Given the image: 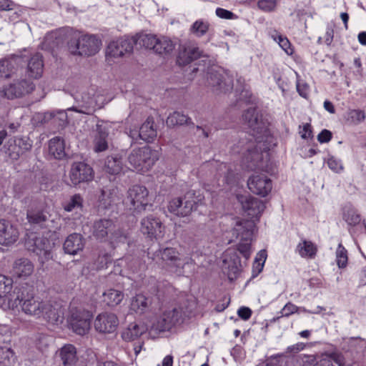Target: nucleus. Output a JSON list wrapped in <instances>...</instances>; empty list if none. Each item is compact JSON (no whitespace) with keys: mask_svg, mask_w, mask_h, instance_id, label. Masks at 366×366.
I'll return each mask as SVG.
<instances>
[{"mask_svg":"<svg viewBox=\"0 0 366 366\" xmlns=\"http://www.w3.org/2000/svg\"><path fill=\"white\" fill-rule=\"evenodd\" d=\"M209 24L202 19L197 20L191 26V31L197 37L204 36L209 30Z\"/></svg>","mask_w":366,"mask_h":366,"instance_id":"8fccbe9b","label":"nucleus"},{"mask_svg":"<svg viewBox=\"0 0 366 366\" xmlns=\"http://www.w3.org/2000/svg\"><path fill=\"white\" fill-rule=\"evenodd\" d=\"M157 36L154 34H141L137 36L132 40L133 44H139L147 49L155 50L157 44Z\"/></svg>","mask_w":366,"mask_h":366,"instance_id":"c03bdc74","label":"nucleus"},{"mask_svg":"<svg viewBox=\"0 0 366 366\" xmlns=\"http://www.w3.org/2000/svg\"><path fill=\"white\" fill-rule=\"evenodd\" d=\"M223 262L224 273L230 281L235 280L240 272L241 267V261L239 256L236 252H232L230 250H227L225 253Z\"/></svg>","mask_w":366,"mask_h":366,"instance_id":"412c9836","label":"nucleus"},{"mask_svg":"<svg viewBox=\"0 0 366 366\" xmlns=\"http://www.w3.org/2000/svg\"><path fill=\"white\" fill-rule=\"evenodd\" d=\"M254 229V222L249 220L237 222L234 227V234L240 239L237 249L247 259L250 257L252 253L251 244Z\"/></svg>","mask_w":366,"mask_h":366,"instance_id":"0eeeda50","label":"nucleus"},{"mask_svg":"<svg viewBox=\"0 0 366 366\" xmlns=\"http://www.w3.org/2000/svg\"><path fill=\"white\" fill-rule=\"evenodd\" d=\"M158 159L157 151L144 146L142 148L134 149L129 154L128 162L132 169L144 173L149 171Z\"/></svg>","mask_w":366,"mask_h":366,"instance_id":"7ed1b4c3","label":"nucleus"},{"mask_svg":"<svg viewBox=\"0 0 366 366\" xmlns=\"http://www.w3.org/2000/svg\"><path fill=\"white\" fill-rule=\"evenodd\" d=\"M124 298L122 291L109 289L103 293V302L109 307H114L120 304Z\"/></svg>","mask_w":366,"mask_h":366,"instance_id":"ea45409f","label":"nucleus"},{"mask_svg":"<svg viewBox=\"0 0 366 366\" xmlns=\"http://www.w3.org/2000/svg\"><path fill=\"white\" fill-rule=\"evenodd\" d=\"M299 307L294 305L292 302H287L283 308L280 311L281 315L277 317V319H279L282 317H289L292 314L298 312Z\"/></svg>","mask_w":366,"mask_h":366,"instance_id":"864d4df0","label":"nucleus"},{"mask_svg":"<svg viewBox=\"0 0 366 366\" xmlns=\"http://www.w3.org/2000/svg\"><path fill=\"white\" fill-rule=\"evenodd\" d=\"M277 5V0H259L258 7L264 11H272Z\"/></svg>","mask_w":366,"mask_h":366,"instance_id":"4d7b16f0","label":"nucleus"},{"mask_svg":"<svg viewBox=\"0 0 366 366\" xmlns=\"http://www.w3.org/2000/svg\"><path fill=\"white\" fill-rule=\"evenodd\" d=\"M92 313L83 307L70 308L67 318L69 328L78 335H85L91 328Z\"/></svg>","mask_w":366,"mask_h":366,"instance_id":"423d86ee","label":"nucleus"},{"mask_svg":"<svg viewBox=\"0 0 366 366\" xmlns=\"http://www.w3.org/2000/svg\"><path fill=\"white\" fill-rule=\"evenodd\" d=\"M64 366H74L76 361V350L71 344L64 345L59 351Z\"/></svg>","mask_w":366,"mask_h":366,"instance_id":"473e14b6","label":"nucleus"},{"mask_svg":"<svg viewBox=\"0 0 366 366\" xmlns=\"http://www.w3.org/2000/svg\"><path fill=\"white\" fill-rule=\"evenodd\" d=\"M242 119L244 123L252 131L255 142H259V137L257 135L266 132V126L257 109L254 107L247 109L242 115Z\"/></svg>","mask_w":366,"mask_h":366,"instance_id":"dca6fc26","label":"nucleus"},{"mask_svg":"<svg viewBox=\"0 0 366 366\" xmlns=\"http://www.w3.org/2000/svg\"><path fill=\"white\" fill-rule=\"evenodd\" d=\"M114 224L112 220L102 219L94 222L92 227V234L95 238L101 241L106 240L109 234L111 235V240L114 239Z\"/></svg>","mask_w":366,"mask_h":366,"instance_id":"5701e85b","label":"nucleus"},{"mask_svg":"<svg viewBox=\"0 0 366 366\" xmlns=\"http://www.w3.org/2000/svg\"><path fill=\"white\" fill-rule=\"evenodd\" d=\"M14 140L16 142L19 148L20 149V151L22 154L30 150L32 147V143L29 138L22 137L16 139Z\"/></svg>","mask_w":366,"mask_h":366,"instance_id":"6e6d98bb","label":"nucleus"},{"mask_svg":"<svg viewBox=\"0 0 366 366\" xmlns=\"http://www.w3.org/2000/svg\"><path fill=\"white\" fill-rule=\"evenodd\" d=\"M97 134L94 139V149L96 152H104L108 148V132L102 126L97 125Z\"/></svg>","mask_w":366,"mask_h":366,"instance_id":"58836bf2","label":"nucleus"},{"mask_svg":"<svg viewBox=\"0 0 366 366\" xmlns=\"http://www.w3.org/2000/svg\"><path fill=\"white\" fill-rule=\"evenodd\" d=\"M120 199L119 191L117 187H104L101 190L99 196V206L104 209H108L117 203Z\"/></svg>","mask_w":366,"mask_h":366,"instance_id":"cd10ccee","label":"nucleus"},{"mask_svg":"<svg viewBox=\"0 0 366 366\" xmlns=\"http://www.w3.org/2000/svg\"><path fill=\"white\" fill-rule=\"evenodd\" d=\"M155 52L159 54H169L174 49L173 42L167 37L157 38Z\"/></svg>","mask_w":366,"mask_h":366,"instance_id":"a18cd8bd","label":"nucleus"},{"mask_svg":"<svg viewBox=\"0 0 366 366\" xmlns=\"http://www.w3.org/2000/svg\"><path fill=\"white\" fill-rule=\"evenodd\" d=\"M15 7L16 4L11 0H0V11H11Z\"/></svg>","mask_w":366,"mask_h":366,"instance_id":"69168bd1","label":"nucleus"},{"mask_svg":"<svg viewBox=\"0 0 366 366\" xmlns=\"http://www.w3.org/2000/svg\"><path fill=\"white\" fill-rule=\"evenodd\" d=\"M207 81L209 86L221 92L226 93L232 89V81L223 79L222 75L217 71H211L209 74Z\"/></svg>","mask_w":366,"mask_h":366,"instance_id":"c756f323","label":"nucleus"},{"mask_svg":"<svg viewBox=\"0 0 366 366\" xmlns=\"http://www.w3.org/2000/svg\"><path fill=\"white\" fill-rule=\"evenodd\" d=\"M85 240L83 236L79 233L69 234L63 244L65 253L75 255L84 248Z\"/></svg>","mask_w":366,"mask_h":366,"instance_id":"393cba45","label":"nucleus"},{"mask_svg":"<svg viewBox=\"0 0 366 366\" xmlns=\"http://www.w3.org/2000/svg\"><path fill=\"white\" fill-rule=\"evenodd\" d=\"M299 133L300 137L304 139L312 137V131L310 124L306 123L302 126H300Z\"/></svg>","mask_w":366,"mask_h":366,"instance_id":"bf43d9fd","label":"nucleus"},{"mask_svg":"<svg viewBox=\"0 0 366 366\" xmlns=\"http://www.w3.org/2000/svg\"><path fill=\"white\" fill-rule=\"evenodd\" d=\"M13 281L5 275L0 274V302L2 301L6 307L9 306V300L12 297L11 292Z\"/></svg>","mask_w":366,"mask_h":366,"instance_id":"72a5a7b5","label":"nucleus"},{"mask_svg":"<svg viewBox=\"0 0 366 366\" xmlns=\"http://www.w3.org/2000/svg\"><path fill=\"white\" fill-rule=\"evenodd\" d=\"M330 359L332 360V363H336L338 366H345V360L344 356L340 353H332L329 356Z\"/></svg>","mask_w":366,"mask_h":366,"instance_id":"e2e57ef3","label":"nucleus"},{"mask_svg":"<svg viewBox=\"0 0 366 366\" xmlns=\"http://www.w3.org/2000/svg\"><path fill=\"white\" fill-rule=\"evenodd\" d=\"M140 230L148 238L157 239L163 237L164 227L158 217L149 214L142 219Z\"/></svg>","mask_w":366,"mask_h":366,"instance_id":"ddd939ff","label":"nucleus"},{"mask_svg":"<svg viewBox=\"0 0 366 366\" xmlns=\"http://www.w3.org/2000/svg\"><path fill=\"white\" fill-rule=\"evenodd\" d=\"M3 149L5 154L12 160H16L22 155L14 139H9L4 145Z\"/></svg>","mask_w":366,"mask_h":366,"instance_id":"49530a36","label":"nucleus"},{"mask_svg":"<svg viewBox=\"0 0 366 366\" xmlns=\"http://www.w3.org/2000/svg\"><path fill=\"white\" fill-rule=\"evenodd\" d=\"M152 298L143 294H138L131 300L130 310L137 314L142 315L151 309Z\"/></svg>","mask_w":366,"mask_h":366,"instance_id":"bb28decb","label":"nucleus"},{"mask_svg":"<svg viewBox=\"0 0 366 366\" xmlns=\"http://www.w3.org/2000/svg\"><path fill=\"white\" fill-rule=\"evenodd\" d=\"M14 273L19 277H26L34 272V264L26 258H20L15 261L13 267Z\"/></svg>","mask_w":366,"mask_h":366,"instance_id":"2f4dec72","label":"nucleus"},{"mask_svg":"<svg viewBox=\"0 0 366 366\" xmlns=\"http://www.w3.org/2000/svg\"><path fill=\"white\" fill-rule=\"evenodd\" d=\"M192 310L189 308H174L164 311L152 324V329L159 332H165L189 317Z\"/></svg>","mask_w":366,"mask_h":366,"instance_id":"1a4fd4ad","label":"nucleus"},{"mask_svg":"<svg viewBox=\"0 0 366 366\" xmlns=\"http://www.w3.org/2000/svg\"><path fill=\"white\" fill-rule=\"evenodd\" d=\"M127 201L129 209L134 214H141L153 205L147 187L139 184L133 185L128 189Z\"/></svg>","mask_w":366,"mask_h":366,"instance_id":"39448f33","label":"nucleus"},{"mask_svg":"<svg viewBox=\"0 0 366 366\" xmlns=\"http://www.w3.org/2000/svg\"><path fill=\"white\" fill-rule=\"evenodd\" d=\"M336 262L339 268H345L347 264L348 257L347 251L342 244L340 243L336 249Z\"/></svg>","mask_w":366,"mask_h":366,"instance_id":"3c124183","label":"nucleus"},{"mask_svg":"<svg viewBox=\"0 0 366 366\" xmlns=\"http://www.w3.org/2000/svg\"><path fill=\"white\" fill-rule=\"evenodd\" d=\"M239 100L241 102H244L247 104L251 102H252L251 92L249 90L244 89L239 94Z\"/></svg>","mask_w":366,"mask_h":366,"instance_id":"774afa93","label":"nucleus"},{"mask_svg":"<svg viewBox=\"0 0 366 366\" xmlns=\"http://www.w3.org/2000/svg\"><path fill=\"white\" fill-rule=\"evenodd\" d=\"M16 64V56H8L0 59V80L11 77Z\"/></svg>","mask_w":366,"mask_h":366,"instance_id":"4c0bfd02","label":"nucleus"},{"mask_svg":"<svg viewBox=\"0 0 366 366\" xmlns=\"http://www.w3.org/2000/svg\"><path fill=\"white\" fill-rule=\"evenodd\" d=\"M7 308L20 307L22 312L36 319L42 318L51 324L61 323L64 313L59 307L52 305L35 293L34 287L26 283L19 285L13 291Z\"/></svg>","mask_w":366,"mask_h":366,"instance_id":"f257e3e1","label":"nucleus"},{"mask_svg":"<svg viewBox=\"0 0 366 366\" xmlns=\"http://www.w3.org/2000/svg\"><path fill=\"white\" fill-rule=\"evenodd\" d=\"M317 252V246L311 241L302 239L296 247V252L302 258L313 259Z\"/></svg>","mask_w":366,"mask_h":366,"instance_id":"f704fd0d","label":"nucleus"},{"mask_svg":"<svg viewBox=\"0 0 366 366\" xmlns=\"http://www.w3.org/2000/svg\"><path fill=\"white\" fill-rule=\"evenodd\" d=\"M237 314L241 319L247 320L252 315V310L249 307H242L238 310Z\"/></svg>","mask_w":366,"mask_h":366,"instance_id":"338daca9","label":"nucleus"},{"mask_svg":"<svg viewBox=\"0 0 366 366\" xmlns=\"http://www.w3.org/2000/svg\"><path fill=\"white\" fill-rule=\"evenodd\" d=\"M138 136L140 139L147 142H152L157 137V131L154 129V121L148 118L146 122L142 124L139 130Z\"/></svg>","mask_w":366,"mask_h":366,"instance_id":"e433bc0d","label":"nucleus"},{"mask_svg":"<svg viewBox=\"0 0 366 366\" xmlns=\"http://www.w3.org/2000/svg\"><path fill=\"white\" fill-rule=\"evenodd\" d=\"M365 119V113L360 109H351L347 112V120L352 124H359Z\"/></svg>","mask_w":366,"mask_h":366,"instance_id":"603ef678","label":"nucleus"},{"mask_svg":"<svg viewBox=\"0 0 366 366\" xmlns=\"http://www.w3.org/2000/svg\"><path fill=\"white\" fill-rule=\"evenodd\" d=\"M119 323V318L114 313L103 312L94 320V328L99 334L110 335L117 331Z\"/></svg>","mask_w":366,"mask_h":366,"instance_id":"9d476101","label":"nucleus"},{"mask_svg":"<svg viewBox=\"0 0 366 366\" xmlns=\"http://www.w3.org/2000/svg\"><path fill=\"white\" fill-rule=\"evenodd\" d=\"M233 154H242V163L246 164L249 169L254 170L261 169L263 165L262 163L263 154L252 140L245 141L242 139L238 145H234L232 148Z\"/></svg>","mask_w":366,"mask_h":366,"instance_id":"f03ea898","label":"nucleus"},{"mask_svg":"<svg viewBox=\"0 0 366 366\" xmlns=\"http://www.w3.org/2000/svg\"><path fill=\"white\" fill-rule=\"evenodd\" d=\"M247 186L252 192L263 197L272 189V180L263 174L252 175L247 181Z\"/></svg>","mask_w":366,"mask_h":366,"instance_id":"a211bd4d","label":"nucleus"},{"mask_svg":"<svg viewBox=\"0 0 366 366\" xmlns=\"http://www.w3.org/2000/svg\"><path fill=\"white\" fill-rule=\"evenodd\" d=\"M69 177L73 184L77 185L81 182L92 181L94 173L93 168L88 164L83 162H76L71 165Z\"/></svg>","mask_w":366,"mask_h":366,"instance_id":"4468645a","label":"nucleus"},{"mask_svg":"<svg viewBox=\"0 0 366 366\" xmlns=\"http://www.w3.org/2000/svg\"><path fill=\"white\" fill-rule=\"evenodd\" d=\"M237 198L244 212L251 219H258L265 209L262 200L251 195H238Z\"/></svg>","mask_w":366,"mask_h":366,"instance_id":"2eb2a0df","label":"nucleus"},{"mask_svg":"<svg viewBox=\"0 0 366 366\" xmlns=\"http://www.w3.org/2000/svg\"><path fill=\"white\" fill-rule=\"evenodd\" d=\"M202 55V51L196 44L188 41L180 44L177 62L179 65H187L192 61L199 58Z\"/></svg>","mask_w":366,"mask_h":366,"instance_id":"aec40b11","label":"nucleus"},{"mask_svg":"<svg viewBox=\"0 0 366 366\" xmlns=\"http://www.w3.org/2000/svg\"><path fill=\"white\" fill-rule=\"evenodd\" d=\"M277 42L280 46L285 51L288 55H292L294 52L293 49L291 46V44L288 39L281 35L277 36Z\"/></svg>","mask_w":366,"mask_h":366,"instance_id":"5fc2aeb1","label":"nucleus"},{"mask_svg":"<svg viewBox=\"0 0 366 366\" xmlns=\"http://www.w3.org/2000/svg\"><path fill=\"white\" fill-rule=\"evenodd\" d=\"M297 90L301 97L304 98H307L309 95L310 88L306 83L298 81L297 82Z\"/></svg>","mask_w":366,"mask_h":366,"instance_id":"052dcab7","label":"nucleus"},{"mask_svg":"<svg viewBox=\"0 0 366 366\" xmlns=\"http://www.w3.org/2000/svg\"><path fill=\"white\" fill-rule=\"evenodd\" d=\"M146 330L147 329L143 325L131 323L122 330L121 337L125 342H132L140 337Z\"/></svg>","mask_w":366,"mask_h":366,"instance_id":"7c9ffc66","label":"nucleus"},{"mask_svg":"<svg viewBox=\"0 0 366 366\" xmlns=\"http://www.w3.org/2000/svg\"><path fill=\"white\" fill-rule=\"evenodd\" d=\"M101 40L94 34H82L75 41L69 42V49L71 54L80 56H92L97 54L101 47Z\"/></svg>","mask_w":366,"mask_h":366,"instance_id":"6e6552de","label":"nucleus"},{"mask_svg":"<svg viewBox=\"0 0 366 366\" xmlns=\"http://www.w3.org/2000/svg\"><path fill=\"white\" fill-rule=\"evenodd\" d=\"M191 122L190 118L179 112H173L167 119V124L168 126L189 124Z\"/></svg>","mask_w":366,"mask_h":366,"instance_id":"de8ad7c7","label":"nucleus"},{"mask_svg":"<svg viewBox=\"0 0 366 366\" xmlns=\"http://www.w3.org/2000/svg\"><path fill=\"white\" fill-rule=\"evenodd\" d=\"M19 236L17 227L10 221L0 219V244L8 246L15 243Z\"/></svg>","mask_w":366,"mask_h":366,"instance_id":"4be33fe9","label":"nucleus"},{"mask_svg":"<svg viewBox=\"0 0 366 366\" xmlns=\"http://www.w3.org/2000/svg\"><path fill=\"white\" fill-rule=\"evenodd\" d=\"M106 172L110 174H118L123 169V164L119 155L109 156L105 162Z\"/></svg>","mask_w":366,"mask_h":366,"instance_id":"a19ab883","label":"nucleus"},{"mask_svg":"<svg viewBox=\"0 0 366 366\" xmlns=\"http://www.w3.org/2000/svg\"><path fill=\"white\" fill-rule=\"evenodd\" d=\"M49 154L56 159H61L65 157V144L63 139L55 137L49 142Z\"/></svg>","mask_w":366,"mask_h":366,"instance_id":"c9c22d12","label":"nucleus"},{"mask_svg":"<svg viewBox=\"0 0 366 366\" xmlns=\"http://www.w3.org/2000/svg\"><path fill=\"white\" fill-rule=\"evenodd\" d=\"M50 217L47 211L39 208H31L26 213V219L34 227L46 228L49 232H55L59 227L54 225L55 220L50 219Z\"/></svg>","mask_w":366,"mask_h":366,"instance_id":"9b49d317","label":"nucleus"},{"mask_svg":"<svg viewBox=\"0 0 366 366\" xmlns=\"http://www.w3.org/2000/svg\"><path fill=\"white\" fill-rule=\"evenodd\" d=\"M215 13L218 17L224 19H232L234 16V14L232 11L222 8H217Z\"/></svg>","mask_w":366,"mask_h":366,"instance_id":"0e129e2a","label":"nucleus"},{"mask_svg":"<svg viewBox=\"0 0 366 366\" xmlns=\"http://www.w3.org/2000/svg\"><path fill=\"white\" fill-rule=\"evenodd\" d=\"M44 71L43 56L40 53H36L31 56L27 64V74L33 79H39Z\"/></svg>","mask_w":366,"mask_h":366,"instance_id":"c85d7f7f","label":"nucleus"},{"mask_svg":"<svg viewBox=\"0 0 366 366\" xmlns=\"http://www.w3.org/2000/svg\"><path fill=\"white\" fill-rule=\"evenodd\" d=\"M343 219L350 226H356L361 222L360 214L352 207L344 211Z\"/></svg>","mask_w":366,"mask_h":366,"instance_id":"09e8293b","label":"nucleus"},{"mask_svg":"<svg viewBox=\"0 0 366 366\" xmlns=\"http://www.w3.org/2000/svg\"><path fill=\"white\" fill-rule=\"evenodd\" d=\"M133 51L132 39L128 38H119L111 41L106 49L107 59L109 61L111 58H118L124 56L125 54L131 53Z\"/></svg>","mask_w":366,"mask_h":366,"instance_id":"6ab92c4d","label":"nucleus"},{"mask_svg":"<svg viewBox=\"0 0 366 366\" xmlns=\"http://www.w3.org/2000/svg\"><path fill=\"white\" fill-rule=\"evenodd\" d=\"M197 204V202L194 200H187L183 205L181 198H174L169 202L168 209L177 216L186 217L191 213Z\"/></svg>","mask_w":366,"mask_h":366,"instance_id":"b1692460","label":"nucleus"},{"mask_svg":"<svg viewBox=\"0 0 366 366\" xmlns=\"http://www.w3.org/2000/svg\"><path fill=\"white\" fill-rule=\"evenodd\" d=\"M16 357L9 345H0V365L2 366H14Z\"/></svg>","mask_w":366,"mask_h":366,"instance_id":"79ce46f5","label":"nucleus"},{"mask_svg":"<svg viewBox=\"0 0 366 366\" xmlns=\"http://www.w3.org/2000/svg\"><path fill=\"white\" fill-rule=\"evenodd\" d=\"M327 165L331 170L337 173L341 172L343 169L341 161L334 157H331L328 159Z\"/></svg>","mask_w":366,"mask_h":366,"instance_id":"13d9d810","label":"nucleus"},{"mask_svg":"<svg viewBox=\"0 0 366 366\" xmlns=\"http://www.w3.org/2000/svg\"><path fill=\"white\" fill-rule=\"evenodd\" d=\"M34 89V84L32 81L21 79L14 80L12 83L3 87L2 95L9 99L21 97L31 92Z\"/></svg>","mask_w":366,"mask_h":366,"instance_id":"f8f14e48","label":"nucleus"},{"mask_svg":"<svg viewBox=\"0 0 366 366\" xmlns=\"http://www.w3.org/2000/svg\"><path fill=\"white\" fill-rule=\"evenodd\" d=\"M53 244L46 237H35L29 249L39 257V261L43 264L52 258Z\"/></svg>","mask_w":366,"mask_h":366,"instance_id":"f3484780","label":"nucleus"},{"mask_svg":"<svg viewBox=\"0 0 366 366\" xmlns=\"http://www.w3.org/2000/svg\"><path fill=\"white\" fill-rule=\"evenodd\" d=\"M267 257V254L265 249H262L257 254L252 264V278L257 277L262 271Z\"/></svg>","mask_w":366,"mask_h":366,"instance_id":"37998d69","label":"nucleus"},{"mask_svg":"<svg viewBox=\"0 0 366 366\" xmlns=\"http://www.w3.org/2000/svg\"><path fill=\"white\" fill-rule=\"evenodd\" d=\"M332 137V134L330 131L327 129H323L318 135L317 140L320 143H327L329 142Z\"/></svg>","mask_w":366,"mask_h":366,"instance_id":"680f3d73","label":"nucleus"},{"mask_svg":"<svg viewBox=\"0 0 366 366\" xmlns=\"http://www.w3.org/2000/svg\"><path fill=\"white\" fill-rule=\"evenodd\" d=\"M62 207L67 212H74V219H79L82 215L84 199L81 194H75L62 202Z\"/></svg>","mask_w":366,"mask_h":366,"instance_id":"a878e982","label":"nucleus"},{"mask_svg":"<svg viewBox=\"0 0 366 366\" xmlns=\"http://www.w3.org/2000/svg\"><path fill=\"white\" fill-rule=\"evenodd\" d=\"M161 259L163 262V267L172 273L179 276L184 274V269L187 267H193L194 260L190 257L181 258L178 256V252L175 249L167 247L163 250H159Z\"/></svg>","mask_w":366,"mask_h":366,"instance_id":"20e7f679","label":"nucleus"}]
</instances>
